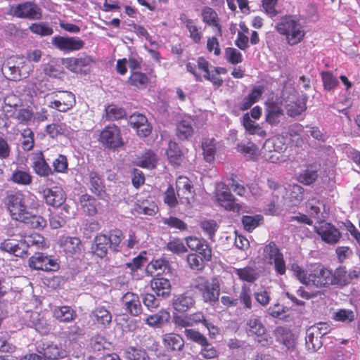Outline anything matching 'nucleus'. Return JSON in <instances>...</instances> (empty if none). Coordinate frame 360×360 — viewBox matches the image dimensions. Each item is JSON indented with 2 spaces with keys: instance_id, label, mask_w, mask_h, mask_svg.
Instances as JSON below:
<instances>
[{
  "instance_id": "nucleus-1",
  "label": "nucleus",
  "mask_w": 360,
  "mask_h": 360,
  "mask_svg": "<svg viewBox=\"0 0 360 360\" xmlns=\"http://www.w3.org/2000/svg\"><path fill=\"white\" fill-rule=\"evenodd\" d=\"M276 30L285 37L288 44L291 46L300 43L305 34L299 20L291 15L283 16L276 25Z\"/></svg>"
},
{
  "instance_id": "nucleus-2",
  "label": "nucleus",
  "mask_w": 360,
  "mask_h": 360,
  "mask_svg": "<svg viewBox=\"0 0 360 360\" xmlns=\"http://www.w3.org/2000/svg\"><path fill=\"white\" fill-rule=\"evenodd\" d=\"M191 288L200 292L205 302L214 303L219 300L220 285L216 278L210 281L205 277L198 276L193 279Z\"/></svg>"
},
{
  "instance_id": "nucleus-3",
  "label": "nucleus",
  "mask_w": 360,
  "mask_h": 360,
  "mask_svg": "<svg viewBox=\"0 0 360 360\" xmlns=\"http://www.w3.org/2000/svg\"><path fill=\"white\" fill-rule=\"evenodd\" d=\"M5 205L13 219L20 221L25 220L29 214L25 201V195L20 191L8 194L5 198Z\"/></svg>"
},
{
  "instance_id": "nucleus-4",
  "label": "nucleus",
  "mask_w": 360,
  "mask_h": 360,
  "mask_svg": "<svg viewBox=\"0 0 360 360\" xmlns=\"http://www.w3.org/2000/svg\"><path fill=\"white\" fill-rule=\"evenodd\" d=\"M50 99L48 107L61 112H65L76 103L75 96L71 91H53L46 95Z\"/></svg>"
},
{
  "instance_id": "nucleus-5",
  "label": "nucleus",
  "mask_w": 360,
  "mask_h": 360,
  "mask_svg": "<svg viewBox=\"0 0 360 360\" xmlns=\"http://www.w3.org/2000/svg\"><path fill=\"white\" fill-rule=\"evenodd\" d=\"M98 141L105 148L115 150L124 145L121 130L115 124H109L101 131Z\"/></svg>"
},
{
  "instance_id": "nucleus-6",
  "label": "nucleus",
  "mask_w": 360,
  "mask_h": 360,
  "mask_svg": "<svg viewBox=\"0 0 360 360\" xmlns=\"http://www.w3.org/2000/svg\"><path fill=\"white\" fill-rule=\"evenodd\" d=\"M245 330L248 335L255 336V340L262 347H268L273 343L272 338L266 333V330L261 320L251 316L246 322Z\"/></svg>"
},
{
  "instance_id": "nucleus-7",
  "label": "nucleus",
  "mask_w": 360,
  "mask_h": 360,
  "mask_svg": "<svg viewBox=\"0 0 360 360\" xmlns=\"http://www.w3.org/2000/svg\"><path fill=\"white\" fill-rule=\"evenodd\" d=\"M216 201L221 207L229 212L239 214L242 210V205L237 202L236 198L231 193L229 186L224 184L221 188H217L214 193Z\"/></svg>"
},
{
  "instance_id": "nucleus-8",
  "label": "nucleus",
  "mask_w": 360,
  "mask_h": 360,
  "mask_svg": "<svg viewBox=\"0 0 360 360\" xmlns=\"http://www.w3.org/2000/svg\"><path fill=\"white\" fill-rule=\"evenodd\" d=\"M28 263L31 269L46 272L57 271L60 269L57 259L43 252H35L30 257Z\"/></svg>"
},
{
  "instance_id": "nucleus-9",
  "label": "nucleus",
  "mask_w": 360,
  "mask_h": 360,
  "mask_svg": "<svg viewBox=\"0 0 360 360\" xmlns=\"http://www.w3.org/2000/svg\"><path fill=\"white\" fill-rule=\"evenodd\" d=\"M197 65L198 69L204 72L203 77L205 80L210 82L214 86L220 87L222 86L224 80L220 75L226 74V68L213 67V69L210 70V63L202 56L198 58Z\"/></svg>"
},
{
  "instance_id": "nucleus-10",
  "label": "nucleus",
  "mask_w": 360,
  "mask_h": 360,
  "mask_svg": "<svg viewBox=\"0 0 360 360\" xmlns=\"http://www.w3.org/2000/svg\"><path fill=\"white\" fill-rule=\"evenodd\" d=\"M263 149L268 161L276 163L283 160L282 153L286 150L283 137H276L265 141Z\"/></svg>"
},
{
  "instance_id": "nucleus-11",
  "label": "nucleus",
  "mask_w": 360,
  "mask_h": 360,
  "mask_svg": "<svg viewBox=\"0 0 360 360\" xmlns=\"http://www.w3.org/2000/svg\"><path fill=\"white\" fill-rule=\"evenodd\" d=\"M13 15L32 20H39L43 17L41 8L33 1H25L16 5L13 8Z\"/></svg>"
},
{
  "instance_id": "nucleus-12",
  "label": "nucleus",
  "mask_w": 360,
  "mask_h": 360,
  "mask_svg": "<svg viewBox=\"0 0 360 360\" xmlns=\"http://www.w3.org/2000/svg\"><path fill=\"white\" fill-rule=\"evenodd\" d=\"M52 45L63 52L70 53L81 50L84 41L79 37L55 36L51 39Z\"/></svg>"
},
{
  "instance_id": "nucleus-13",
  "label": "nucleus",
  "mask_w": 360,
  "mask_h": 360,
  "mask_svg": "<svg viewBox=\"0 0 360 360\" xmlns=\"http://www.w3.org/2000/svg\"><path fill=\"white\" fill-rule=\"evenodd\" d=\"M43 197L46 203L53 207H60L66 200L65 191L58 186L45 188L43 191Z\"/></svg>"
},
{
  "instance_id": "nucleus-14",
  "label": "nucleus",
  "mask_w": 360,
  "mask_h": 360,
  "mask_svg": "<svg viewBox=\"0 0 360 360\" xmlns=\"http://www.w3.org/2000/svg\"><path fill=\"white\" fill-rule=\"evenodd\" d=\"M32 167L36 174L41 177H47L53 174V171L46 162L42 151H37L32 155Z\"/></svg>"
},
{
  "instance_id": "nucleus-15",
  "label": "nucleus",
  "mask_w": 360,
  "mask_h": 360,
  "mask_svg": "<svg viewBox=\"0 0 360 360\" xmlns=\"http://www.w3.org/2000/svg\"><path fill=\"white\" fill-rule=\"evenodd\" d=\"M125 311L132 316H138L142 313V306L137 294L127 292L122 297Z\"/></svg>"
},
{
  "instance_id": "nucleus-16",
  "label": "nucleus",
  "mask_w": 360,
  "mask_h": 360,
  "mask_svg": "<svg viewBox=\"0 0 360 360\" xmlns=\"http://www.w3.org/2000/svg\"><path fill=\"white\" fill-rule=\"evenodd\" d=\"M90 249L91 253L93 256L101 259L107 257L108 250L110 249V246L107 240V234H97L93 239Z\"/></svg>"
},
{
  "instance_id": "nucleus-17",
  "label": "nucleus",
  "mask_w": 360,
  "mask_h": 360,
  "mask_svg": "<svg viewBox=\"0 0 360 360\" xmlns=\"http://www.w3.org/2000/svg\"><path fill=\"white\" fill-rule=\"evenodd\" d=\"M187 246L194 251L198 252L205 259H212V250L205 240L195 236H188L185 238Z\"/></svg>"
},
{
  "instance_id": "nucleus-18",
  "label": "nucleus",
  "mask_w": 360,
  "mask_h": 360,
  "mask_svg": "<svg viewBox=\"0 0 360 360\" xmlns=\"http://www.w3.org/2000/svg\"><path fill=\"white\" fill-rule=\"evenodd\" d=\"M176 188L181 202L182 204H190L193 188L190 179L186 176H179L176 181Z\"/></svg>"
},
{
  "instance_id": "nucleus-19",
  "label": "nucleus",
  "mask_w": 360,
  "mask_h": 360,
  "mask_svg": "<svg viewBox=\"0 0 360 360\" xmlns=\"http://www.w3.org/2000/svg\"><path fill=\"white\" fill-rule=\"evenodd\" d=\"M316 233L321 236L322 240L328 244L337 243L341 236L338 229L328 223L321 225L319 229L316 228Z\"/></svg>"
},
{
  "instance_id": "nucleus-20",
  "label": "nucleus",
  "mask_w": 360,
  "mask_h": 360,
  "mask_svg": "<svg viewBox=\"0 0 360 360\" xmlns=\"http://www.w3.org/2000/svg\"><path fill=\"white\" fill-rule=\"evenodd\" d=\"M283 115V110L280 104L275 101L266 103L265 120L271 125H276Z\"/></svg>"
},
{
  "instance_id": "nucleus-21",
  "label": "nucleus",
  "mask_w": 360,
  "mask_h": 360,
  "mask_svg": "<svg viewBox=\"0 0 360 360\" xmlns=\"http://www.w3.org/2000/svg\"><path fill=\"white\" fill-rule=\"evenodd\" d=\"M181 22L185 26L189 32V37L195 44H200L202 39V32L201 27H198L193 19L188 18L185 13H181L179 15Z\"/></svg>"
},
{
  "instance_id": "nucleus-22",
  "label": "nucleus",
  "mask_w": 360,
  "mask_h": 360,
  "mask_svg": "<svg viewBox=\"0 0 360 360\" xmlns=\"http://www.w3.org/2000/svg\"><path fill=\"white\" fill-rule=\"evenodd\" d=\"M150 287L158 297L167 298L172 292V285L169 279L157 276L150 281Z\"/></svg>"
},
{
  "instance_id": "nucleus-23",
  "label": "nucleus",
  "mask_w": 360,
  "mask_h": 360,
  "mask_svg": "<svg viewBox=\"0 0 360 360\" xmlns=\"http://www.w3.org/2000/svg\"><path fill=\"white\" fill-rule=\"evenodd\" d=\"M91 321L100 327L106 328L112 321L110 311L103 306L96 307L90 314Z\"/></svg>"
},
{
  "instance_id": "nucleus-24",
  "label": "nucleus",
  "mask_w": 360,
  "mask_h": 360,
  "mask_svg": "<svg viewBox=\"0 0 360 360\" xmlns=\"http://www.w3.org/2000/svg\"><path fill=\"white\" fill-rule=\"evenodd\" d=\"M124 238V233L121 229L115 228L110 230L107 234V240L110 250L115 253L122 252Z\"/></svg>"
},
{
  "instance_id": "nucleus-25",
  "label": "nucleus",
  "mask_w": 360,
  "mask_h": 360,
  "mask_svg": "<svg viewBox=\"0 0 360 360\" xmlns=\"http://www.w3.org/2000/svg\"><path fill=\"white\" fill-rule=\"evenodd\" d=\"M89 189L101 200H105L108 195L103 179L95 172L89 173Z\"/></svg>"
},
{
  "instance_id": "nucleus-26",
  "label": "nucleus",
  "mask_w": 360,
  "mask_h": 360,
  "mask_svg": "<svg viewBox=\"0 0 360 360\" xmlns=\"http://www.w3.org/2000/svg\"><path fill=\"white\" fill-rule=\"evenodd\" d=\"M195 304L193 297L187 292L174 295L172 299V305L174 310L178 312H186Z\"/></svg>"
},
{
  "instance_id": "nucleus-27",
  "label": "nucleus",
  "mask_w": 360,
  "mask_h": 360,
  "mask_svg": "<svg viewBox=\"0 0 360 360\" xmlns=\"http://www.w3.org/2000/svg\"><path fill=\"white\" fill-rule=\"evenodd\" d=\"M171 319V315L165 309H160L157 313L146 317L145 323L150 327L160 328L168 323Z\"/></svg>"
},
{
  "instance_id": "nucleus-28",
  "label": "nucleus",
  "mask_w": 360,
  "mask_h": 360,
  "mask_svg": "<svg viewBox=\"0 0 360 360\" xmlns=\"http://www.w3.org/2000/svg\"><path fill=\"white\" fill-rule=\"evenodd\" d=\"M53 317L60 323H69L77 317L75 309L68 305L58 306L53 309Z\"/></svg>"
},
{
  "instance_id": "nucleus-29",
  "label": "nucleus",
  "mask_w": 360,
  "mask_h": 360,
  "mask_svg": "<svg viewBox=\"0 0 360 360\" xmlns=\"http://www.w3.org/2000/svg\"><path fill=\"white\" fill-rule=\"evenodd\" d=\"M16 63V58L15 56L7 58L4 63L1 71L6 79L13 81L21 79L20 73Z\"/></svg>"
},
{
  "instance_id": "nucleus-30",
  "label": "nucleus",
  "mask_w": 360,
  "mask_h": 360,
  "mask_svg": "<svg viewBox=\"0 0 360 360\" xmlns=\"http://www.w3.org/2000/svg\"><path fill=\"white\" fill-rule=\"evenodd\" d=\"M164 347L169 351H181L184 347L182 337L174 333H166L162 337Z\"/></svg>"
},
{
  "instance_id": "nucleus-31",
  "label": "nucleus",
  "mask_w": 360,
  "mask_h": 360,
  "mask_svg": "<svg viewBox=\"0 0 360 360\" xmlns=\"http://www.w3.org/2000/svg\"><path fill=\"white\" fill-rule=\"evenodd\" d=\"M202 21L209 26L214 27L217 29V34L221 37L222 29L219 22L217 12L209 6H205L202 10Z\"/></svg>"
},
{
  "instance_id": "nucleus-32",
  "label": "nucleus",
  "mask_w": 360,
  "mask_h": 360,
  "mask_svg": "<svg viewBox=\"0 0 360 360\" xmlns=\"http://www.w3.org/2000/svg\"><path fill=\"white\" fill-rule=\"evenodd\" d=\"M166 155L170 164L174 166H179L183 162L184 154L175 141H170L166 150Z\"/></svg>"
},
{
  "instance_id": "nucleus-33",
  "label": "nucleus",
  "mask_w": 360,
  "mask_h": 360,
  "mask_svg": "<svg viewBox=\"0 0 360 360\" xmlns=\"http://www.w3.org/2000/svg\"><path fill=\"white\" fill-rule=\"evenodd\" d=\"M127 82L138 89H145L150 83V78L141 71H131Z\"/></svg>"
},
{
  "instance_id": "nucleus-34",
  "label": "nucleus",
  "mask_w": 360,
  "mask_h": 360,
  "mask_svg": "<svg viewBox=\"0 0 360 360\" xmlns=\"http://www.w3.org/2000/svg\"><path fill=\"white\" fill-rule=\"evenodd\" d=\"M79 204L83 211L89 216H95L98 213L96 198L87 193L82 194L79 199Z\"/></svg>"
},
{
  "instance_id": "nucleus-35",
  "label": "nucleus",
  "mask_w": 360,
  "mask_h": 360,
  "mask_svg": "<svg viewBox=\"0 0 360 360\" xmlns=\"http://www.w3.org/2000/svg\"><path fill=\"white\" fill-rule=\"evenodd\" d=\"M316 288L333 285L334 276L332 271L319 265L316 267Z\"/></svg>"
},
{
  "instance_id": "nucleus-36",
  "label": "nucleus",
  "mask_w": 360,
  "mask_h": 360,
  "mask_svg": "<svg viewBox=\"0 0 360 360\" xmlns=\"http://www.w3.org/2000/svg\"><path fill=\"white\" fill-rule=\"evenodd\" d=\"M44 356L46 359L58 360L68 356V352L60 345L49 344L44 349Z\"/></svg>"
},
{
  "instance_id": "nucleus-37",
  "label": "nucleus",
  "mask_w": 360,
  "mask_h": 360,
  "mask_svg": "<svg viewBox=\"0 0 360 360\" xmlns=\"http://www.w3.org/2000/svg\"><path fill=\"white\" fill-rule=\"evenodd\" d=\"M234 273L241 281L251 283H254L259 276L255 267L249 266L234 269Z\"/></svg>"
},
{
  "instance_id": "nucleus-38",
  "label": "nucleus",
  "mask_w": 360,
  "mask_h": 360,
  "mask_svg": "<svg viewBox=\"0 0 360 360\" xmlns=\"http://www.w3.org/2000/svg\"><path fill=\"white\" fill-rule=\"evenodd\" d=\"M62 246L66 254L71 255L80 254L82 245L77 237H68L63 242Z\"/></svg>"
},
{
  "instance_id": "nucleus-39",
  "label": "nucleus",
  "mask_w": 360,
  "mask_h": 360,
  "mask_svg": "<svg viewBox=\"0 0 360 360\" xmlns=\"http://www.w3.org/2000/svg\"><path fill=\"white\" fill-rule=\"evenodd\" d=\"M243 125L250 134H257L261 137H265L266 135L265 130L259 124L252 120L248 113L243 116Z\"/></svg>"
},
{
  "instance_id": "nucleus-40",
  "label": "nucleus",
  "mask_w": 360,
  "mask_h": 360,
  "mask_svg": "<svg viewBox=\"0 0 360 360\" xmlns=\"http://www.w3.org/2000/svg\"><path fill=\"white\" fill-rule=\"evenodd\" d=\"M193 134L192 123L189 120H182L176 124V135L181 141L187 140Z\"/></svg>"
},
{
  "instance_id": "nucleus-41",
  "label": "nucleus",
  "mask_w": 360,
  "mask_h": 360,
  "mask_svg": "<svg viewBox=\"0 0 360 360\" xmlns=\"http://www.w3.org/2000/svg\"><path fill=\"white\" fill-rule=\"evenodd\" d=\"M169 270V262L165 258L153 259L146 268L147 272H150L152 274L154 271H156L158 276Z\"/></svg>"
},
{
  "instance_id": "nucleus-42",
  "label": "nucleus",
  "mask_w": 360,
  "mask_h": 360,
  "mask_svg": "<svg viewBox=\"0 0 360 360\" xmlns=\"http://www.w3.org/2000/svg\"><path fill=\"white\" fill-rule=\"evenodd\" d=\"M157 155L151 150L146 151L139 158L137 165L147 169H153L156 167Z\"/></svg>"
},
{
  "instance_id": "nucleus-43",
  "label": "nucleus",
  "mask_w": 360,
  "mask_h": 360,
  "mask_svg": "<svg viewBox=\"0 0 360 360\" xmlns=\"http://www.w3.org/2000/svg\"><path fill=\"white\" fill-rule=\"evenodd\" d=\"M282 254L283 253L274 241H271L264 247L263 257L264 259L269 264H271V262Z\"/></svg>"
},
{
  "instance_id": "nucleus-44",
  "label": "nucleus",
  "mask_w": 360,
  "mask_h": 360,
  "mask_svg": "<svg viewBox=\"0 0 360 360\" xmlns=\"http://www.w3.org/2000/svg\"><path fill=\"white\" fill-rule=\"evenodd\" d=\"M11 180L18 185L27 186L32 182V176L28 171L15 169L12 173Z\"/></svg>"
},
{
  "instance_id": "nucleus-45",
  "label": "nucleus",
  "mask_w": 360,
  "mask_h": 360,
  "mask_svg": "<svg viewBox=\"0 0 360 360\" xmlns=\"http://www.w3.org/2000/svg\"><path fill=\"white\" fill-rule=\"evenodd\" d=\"M263 220L264 218L260 214H256L254 216L244 215L241 218V223L245 231L252 232L259 226Z\"/></svg>"
},
{
  "instance_id": "nucleus-46",
  "label": "nucleus",
  "mask_w": 360,
  "mask_h": 360,
  "mask_svg": "<svg viewBox=\"0 0 360 360\" xmlns=\"http://www.w3.org/2000/svg\"><path fill=\"white\" fill-rule=\"evenodd\" d=\"M237 150L249 159H255L258 155V148L251 141L238 143Z\"/></svg>"
},
{
  "instance_id": "nucleus-47",
  "label": "nucleus",
  "mask_w": 360,
  "mask_h": 360,
  "mask_svg": "<svg viewBox=\"0 0 360 360\" xmlns=\"http://www.w3.org/2000/svg\"><path fill=\"white\" fill-rule=\"evenodd\" d=\"M188 316L191 326H193V323H202L209 330L210 337H212V334L214 335L215 331H217V328L212 323L208 322L202 312H195Z\"/></svg>"
},
{
  "instance_id": "nucleus-48",
  "label": "nucleus",
  "mask_w": 360,
  "mask_h": 360,
  "mask_svg": "<svg viewBox=\"0 0 360 360\" xmlns=\"http://www.w3.org/2000/svg\"><path fill=\"white\" fill-rule=\"evenodd\" d=\"M204 159L207 162L214 160L216 154V146L214 139H206L202 143Z\"/></svg>"
},
{
  "instance_id": "nucleus-49",
  "label": "nucleus",
  "mask_w": 360,
  "mask_h": 360,
  "mask_svg": "<svg viewBox=\"0 0 360 360\" xmlns=\"http://www.w3.org/2000/svg\"><path fill=\"white\" fill-rule=\"evenodd\" d=\"M15 57L16 58V65L18 67L21 79L27 77L33 72L34 65L23 56H15Z\"/></svg>"
},
{
  "instance_id": "nucleus-50",
  "label": "nucleus",
  "mask_w": 360,
  "mask_h": 360,
  "mask_svg": "<svg viewBox=\"0 0 360 360\" xmlns=\"http://www.w3.org/2000/svg\"><path fill=\"white\" fill-rule=\"evenodd\" d=\"M124 356L128 360H148L149 356L145 349L135 347H128Z\"/></svg>"
},
{
  "instance_id": "nucleus-51",
  "label": "nucleus",
  "mask_w": 360,
  "mask_h": 360,
  "mask_svg": "<svg viewBox=\"0 0 360 360\" xmlns=\"http://www.w3.org/2000/svg\"><path fill=\"white\" fill-rule=\"evenodd\" d=\"M46 134L51 138L59 136H67V126L65 123H51L46 127Z\"/></svg>"
},
{
  "instance_id": "nucleus-52",
  "label": "nucleus",
  "mask_w": 360,
  "mask_h": 360,
  "mask_svg": "<svg viewBox=\"0 0 360 360\" xmlns=\"http://www.w3.org/2000/svg\"><path fill=\"white\" fill-rule=\"evenodd\" d=\"M21 136L23 138L22 141V148L25 151L32 150L34 146V134L30 128H25L21 131Z\"/></svg>"
},
{
  "instance_id": "nucleus-53",
  "label": "nucleus",
  "mask_w": 360,
  "mask_h": 360,
  "mask_svg": "<svg viewBox=\"0 0 360 360\" xmlns=\"http://www.w3.org/2000/svg\"><path fill=\"white\" fill-rule=\"evenodd\" d=\"M238 300L243 305L245 309H251L252 308V291L249 286L243 285L241 287L239 298Z\"/></svg>"
},
{
  "instance_id": "nucleus-54",
  "label": "nucleus",
  "mask_w": 360,
  "mask_h": 360,
  "mask_svg": "<svg viewBox=\"0 0 360 360\" xmlns=\"http://www.w3.org/2000/svg\"><path fill=\"white\" fill-rule=\"evenodd\" d=\"M30 30L36 34L44 36H50L53 33V28L46 22L32 23L29 27Z\"/></svg>"
},
{
  "instance_id": "nucleus-55",
  "label": "nucleus",
  "mask_w": 360,
  "mask_h": 360,
  "mask_svg": "<svg viewBox=\"0 0 360 360\" xmlns=\"http://www.w3.org/2000/svg\"><path fill=\"white\" fill-rule=\"evenodd\" d=\"M184 333L187 340L200 346L207 345V342L208 341L207 338L199 331L194 329H186Z\"/></svg>"
},
{
  "instance_id": "nucleus-56",
  "label": "nucleus",
  "mask_w": 360,
  "mask_h": 360,
  "mask_svg": "<svg viewBox=\"0 0 360 360\" xmlns=\"http://www.w3.org/2000/svg\"><path fill=\"white\" fill-rule=\"evenodd\" d=\"M205 260L196 253H191L187 255L186 261L189 267L195 271H202L205 268Z\"/></svg>"
},
{
  "instance_id": "nucleus-57",
  "label": "nucleus",
  "mask_w": 360,
  "mask_h": 360,
  "mask_svg": "<svg viewBox=\"0 0 360 360\" xmlns=\"http://www.w3.org/2000/svg\"><path fill=\"white\" fill-rule=\"evenodd\" d=\"M25 220L20 221L27 224L32 229H42L46 226V221L44 218L39 215L27 214Z\"/></svg>"
},
{
  "instance_id": "nucleus-58",
  "label": "nucleus",
  "mask_w": 360,
  "mask_h": 360,
  "mask_svg": "<svg viewBox=\"0 0 360 360\" xmlns=\"http://www.w3.org/2000/svg\"><path fill=\"white\" fill-rule=\"evenodd\" d=\"M53 173H66L68 169V161L65 155L60 154L53 161Z\"/></svg>"
},
{
  "instance_id": "nucleus-59",
  "label": "nucleus",
  "mask_w": 360,
  "mask_h": 360,
  "mask_svg": "<svg viewBox=\"0 0 360 360\" xmlns=\"http://www.w3.org/2000/svg\"><path fill=\"white\" fill-rule=\"evenodd\" d=\"M306 109L305 105L300 101H290L285 106L288 115L290 117H296L300 115Z\"/></svg>"
},
{
  "instance_id": "nucleus-60",
  "label": "nucleus",
  "mask_w": 360,
  "mask_h": 360,
  "mask_svg": "<svg viewBox=\"0 0 360 360\" xmlns=\"http://www.w3.org/2000/svg\"><path fill=\"white\" fill-rule=\"evenodd\" d=\"M106 117L108 120L114 121L123 118L126 115L124 109L115 105H110L105 108Z\"/></svg>"
},
{
  "instance_id": "nucleus-61",
  "label": "nucleus",
  "mask_w": 360,
  "mask_h": 360,
  "mask_svg": "<svg viewBox=\"0 0 360 360\" xmlns=\"http://www.w3.org/2000/svg\"><path fill=\"white\" fill-rule=\"evenodd\" d=\"M140 244V238L135 231H130L127 238L123 241L122 250L138 249Z\"/></svg>"
},
{
  "instance_id": "nucleus-62",
  "label": "nucleus",
  "mask_w": 360,
  "mask_h": 360,
  "mask_svg": "<svg viewBox=\"0 0 360 360\" xmlns=\"http://www.w3.org/2000/svg\"><path fill=\"white\" fill-rule=\"evenodd\" d=\"M165 249L176 255L183 254L187 252L186 247L179 238H174L169 240L167 243Z\"/></svg>"
},
{
  "instance_id": "nucleus-63",
  "label": "nucleus",
  "mask_w": 360,
  "mask_h": 360,
  "mask_svg": "<svg viewBox=\"0 0 360 360\" xmlns=\"http://www.w3.org/2000/svg\"><path fill=\"white\" fill-rule=\"evenodd\" d=\"M224 54L226 60L232 65H237L243 61L242 53L235 48H226Z\"/></svg>"
},
{
  "instance_id": "nucleus-64",
  "label": "nucleus",
  "mask_w": 360,
  "mask_h": 360,
  "mask_svg": "<svg viewBox=\"0 0 360 360\" xmlns=\"http://www.w3.org/2000/svg\"><path fill=\"white\" fill-rule=\"evenodd\" d=\"M162 223L167 225L171 229H178L181 231H186L188 228L187 224L184 221L172 216L163 218Z\"/></svg>"
}]
</instances>
